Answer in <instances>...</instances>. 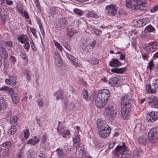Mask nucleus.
Here are the masks:
<instances>
[{"instance_id":"7c9ffc66","label":"nucleus","mask_w":158,"mask_h":158,"mask_svg":"<svg viewBox=\"0 0 158 158\" xmlns=\"http://www.w3.org/2000/svg\"><path fill=\"white\" fill-rule=\"evenodd\" d=\"M76 154L77 157L79 158H81L82 157L84 151H82L81 149H76Z\"/></svg>"},{"instance_id":"09e8293b","label":"nucleus","mask_w":158,"mask_h":158,"mask_svg":"<svg viewBox=\"0 0 158 158\" xmlns=\"http://www.w3.org/2000/svg\"><path fill=\"white\" fill-rule=\"evenodd\" d=\"M126 6L127 7H130L132 5L131 0H126Z\"/></svg>"},{"instance_id":"20e7f679","label":"nucleus","mask_w":158,"mask_h":158,"mask_svg":"<svg viewBox=\"0 0 158 158\" xmlns=\"http://www.w3.org/2000/svg\"><path fill=\"white\" fill-rule=\"evenodd\" d=\"M109 95V91L108 89H104L99 91L97 98L101 99L102 101L104 100L103 102H107Z\"/></svg>"},{"instance_id":"0e129e2a","label":"nucleus","mask_w":158,"mask_h":158,"mask_svg":"<svg viewBox=\"0 0 158 158\" xmlns=\"http://www.w3.org/2000/svg\"><path fill=\"white\" fill-rule=\"evenodd\" d=\"M56 151L57 152V154L59 156H61L62 154V149L60 148H58L56 150Z\"/></svg>"},{"instance_id":"69168bd1","label":"nucleus","mask_w":158,"mask_h":158,"mask_svg":"<svg viewBox=\"0 0 158 158\" xmlns=\"http://www.w3.org/2000/svg\"><path fill=\"white\" fill-rule=\"evenodd\" d=\"M142 57L144 60H147L148 57V55L145 53L142 54Z\"/></svg>"},{"instance_id":"a878e982","label":"nucleus","mask_w":158,"mask_h":158,"mask_svg":"<svg viewBox=\"0 0 158 158\" xmlns=\"http://www.w3.org/2000/svg\"><path fill=\"white\" fill-rule=\"evenodd\" d=\"M54 59L55 63L56 64H59V66H60L61 62L60 54L57 53H55V54Z\"/></svg>"},{"instance_id":"603ef678","label":"nucleus","mask_w":158,"mask_h":158,"mask_svg":"<svg viewBox=\"0 0 158 158\" xmlns=\"http://www.w3.org/2000/svg\"><path fill=\"white\" fill-rule=\"evenodd\" d=\"M13 44L11 41H6V46L8 47H13Z\"/></svg>"},{"instance_id":"ddd939ff","label":"nucleus","mask_w":158,"mask_h":158,"mask_svg":"<svg viewBox=\"0 0 158 158\" xmlns=\"http://www.w3.org/2000/svg\"><path fill=\"white\" fill-rule=\"evenodd\" d=\"M122 63L117 59H112L109 62V65L112 67H117L120 66Z\"/></svg>"},{"instance_id":"5fc2aeb1","label":"nucleus","mask_w":158,"mask_h":158,"mask_svg":"<svg viewBox=\"0 0 158 158\" xmlns=\"http://www.w3.org/2000/svg\"><path fill=\"white\" fill-rule=\"evenodd\" d=\"M30 30L32 34L35 37L36 36V31L34 27H31L30 28Z\"/></svg>"},{"instance_id":"393cba45","label":"nucleus","mask_w":158,"mask_h":158,"mask_svg":"<svg viewBox=\"0 0 158 158\" xmlns=\"http://www.w3.org/2000/svg\"><path fill=\"white\" fill-rule=\"evenodd\" d=\"M11 97L12 101L15 104L19 103V99L18 97V94L12 92Z\"/></svg>"},{"instance_id":"4be33fe9","label":"nucleus","mask_w":158,"mask_h":158,"mask_svg":"<svg viewBox=\"0 0 158 158\" xmlns=\"http://www.w3.org/2000/svg\"><path fill=\"white\" fill-rule=\"evenodd\" d=\"M126 70L125 67L119 68H113L111 69V71L113 73H123Z\"/></svg>"},{"instance_id":"680f3d73","label":"nucleus","mask_w":158,"mask_h":158,"mask_svg":"<svg viewBox=\"0 0 158 158\" xmlns=\"http://www.w3.org/2000/svg\"><path fill=\"white\" fill-rule=\"evenodd\" d=\"M10 60L13 63H15L16 61L15 58L12 56H11L9 58Z\"/></svg>"},{"instance_id":"f03ea898","label":"nucleus","mask_w":158,"mask_h":158,"mask_svg":"<svg viewBox=\"0 0 158 158\" xmlns=\"http://www.w3.org/2000/svg\"><path fill=\"white\" fill-rule=\"evenodd\" d=\"M128 150V148L126 146L124 142H123L121 146H117L114 149L116 153H119L121 155L120 158H131V154Z\"/></svg>"},{"instance_id":"5701e85b","label":"nucleus","mask_w":158,"mask_h":158,"mask_svg":"<svg viewBox=\"0 0 158 158\" xmlns=\"http://www.w3.org/2000/svg\"><path fill=\"white\" fill-rule=\"evenodd\" d=\"M137 141L140 145H145L147 143V138L144 136H140L138 139Z\"/></svg>"},{"instance_id":"412c9836","label":"nucleus","mask_w":158,"mask_h":158,"mask_svg":"<svg viewBox=\"0 0 158 158\" xmlns=\"http://www.w3.org/2000/svg\"><path fill=\"white\" fill-rule=\"evenodd\" d=\"M16 78L14 77L11 76L10 77V79L11 81V85L15 89H17L19 87V84L16 81Z\"/></svg>"},{"instance_id":"9b49d317","label":"nucleus","mask_w":158,"mask_h":158,"mask_svg":"<svg viewBox=\"0 0 158 158\" xmlns=\"http://www.w3.org/2000/svg\"><path fill=\"white\" fill-rule=\"evenodd\" d=\"M120 79L117 77H114L110 79L109 83L112 86H116L120 81Z\"/></svg>"},{"instance_id":"052dcab7","label":"nucleus","mask_w":158,"mask_h":158,"mask_svg":"<svg viewBox=\"0 0 158 158\" xmlns=\"http://www.w3.org/2000/svg\"><path fill=\"white\" fill-rule=\"evenodd\" d=\"M24 48L27 50H28L30 48V44L29 42L27 41L25 43L24 45Z\"/></svg>"},{"instance_id":"774afa93","label":"nucleus","mask_w":158,"mask_h":158,"mask_svg":"<svg viewBox=\"0 0 158 158\" xmlns=\"http://www.w3.org/2000/svg\"><path fill=\"white\" fill-rule=\"evenodd\" d=\"M17 7L18 10H23L22 7V5L20 4H18L17 6Z\"/></svg>"},{"instance_id":"b1692460","label":"nucleus","mask_w":158,"mask_h":158,"mask_svg":"<svg viewBox=\"0 0 158 158\" xmlns=\"http://www.w3.org/2000/svg\"><path fill=\"white\" fill-rule=\"evenodd\" d=\"M18 40L21 43L23 44L28 41V38L26 35H22L18 37Z\"/></svg>"},{"instance_id":"423d86ee","label":"nucleus","mask_w":158,"mask_h":158,"mask_svg":"<svg viewBox=\"0 0 158 158\" xmlns=\"http://www.w3.org/2000/svg\"><path fill=\"white\" fill-rule=\"evenodd\" d=\"M158 119V112L152 111L149 112L146 117V120L148 122L153 123Z\"/></svg>"},{"instance_id":"a18cd8bd","label":"nucleus","mask_w":158,"mask_h":158,"mask_svg":"<svg viewBox=\"0 0 158 158\" xmlns=\"http://www.w3.org/2000/svg\"><path fill=\"white\" fill-rule=\"evenodd\" d=\"M117 10H108L107 12V14L108 15L111 16H114L116 14Z\"/></svg>"},{"instance_id":"a19ab883","label":"nucleus","mask_w":158,"mask_h":158,"mask_svg":"<svg viewBox=\"0 0 158 158\" xmlns=\"http://www.w3.org/2000/svg\"><path fill=\"white\" fill-rule=\"evenodd\" d=\"M12 145V143L11 141H7L5 142L2 144V146L3 147L9 148Z\"/></svg>"},{"instance_id":"79ce46f5","label":"nucleus","mask_w":158,"mask_h":158,"mask_svg":"<svg viewBox=\"0 0 158 158\" xmlns=\"http://www.w3.org/2000/svg\"><path fill=\"white\" fill-rule=\"evenodd\" d=\"M92 32L97 35H100L102 33V31L99 29H94L92 31Z\"/></svg>"},{"instance_id":"a211bd4d","label":"nucleus","mask_w":158,"mask_h":158,"mask_svg":"<svg viewBox=\"0 0 158 158\" xmlns=\"http://www.w3.org/2000/svg\"><path fill=\"white\" fill-rule=\"evenodd\" d=\"M57 130L59 134H61L63 137L64 138H66V136L69 135L70 134L69 131L68 130L61 131V130H60V128L58 126Z\"/></svg>"},{"instance_id":"f8f14e48","label":"nucleus","mask_w":158,"mask_h":158,"mask_svg":"<svg viewBox=\"0 0 158 158\" xmlns=\"http://www.w3.org/2000/svg\"><path fill=\"white\" fill-rule=\"evenodd\" d=\"M98 127L99 130L102 129H107L109 128V126L107 125L104 121L100 120L98 122Z\"/></svg>"},{"instance_id":"4468645a","label":"nucleus","mask_w":158,"mask_h":158,"mask_svg":"<svg viewBox=\"0 0 158 158\" xmlns=\"http://www.w3.org/2000/svg\"><path fill=\"white\" fill-rule=\"evenodd\" d=\"M8 56V54L5 48H0V59H6Z\"/></svg>"},{"instance_id":"338daca9","label":"nucleus","mask_w":158,"mask_h":158,"mask_svg":"<svg viewBox=\"0 0 158 158\" xmlns=\"http://www.w3.org/2000/svg\"><path fill=\"white\" fill-rule=\"evenodd\" d=\"M5 114L7 116H10L12 114V111L11 110H10L8 111L5 112Z\"/></svg>"},{"instance_id":"864d4df0","label":"nucleus","mask_w":158,"mask_h":158,"mask_svg":"<svg viewBox=\"0 0 158 158\" xmlns=\"http://www.w3.org/2000/svg\"><path fill=\"white\" fill-rule=\"evenodd\" d=\"M55 45L58 48L59 50L60 51H61L62 49V47L60 45V44H59L58 42H56L55 43Z\"/></svg>"},{"instance_id":"6ab92c4d","label":"nucleus","mask_w":158,"mask_h":158,"mask_svg":"<svg viewBox=\"0 0 158 158\" xmlns=\"http://www.w3.org/2000/svg\"><path fill=\"white\" fill-rule=\"evenodd\" d=\"M63 90L59 89L55 92L54 94L56 97V100H58L59 99H61L63 98Z\"/></svg>"},{"instance_id":"e2e57ef3","label":"nucleus","mask_w":158,"mask_h":158,"mask_svg":"<svg viewBox=\"0 0 158 158\" xmlns=\"http://www.w3.org/2000/svg\"><path fill=\"white\" fill-rule=\"evenodd\" d=\"M47 138L45 135L42 136L41 139V142L42 143H44L46 141Z\"/></svg>"},{"instance_id":"cd10ccee","label":"nucleus","mask_w":158,"mask_h":158,"mask_svg":"<svg viewBox=\"0 0 158 158\" xmlns=\"http://www.w3.org/2000/svg\"><path fill=\"white\" fill-rule=\"evenodd\" d=\"M16 126L12 125L11 126L10 129H9L7 133L9 135H12L15 134L16 131Z\"/></svg>"},{"instance_id":"2f4dec72","label":"nucleus","mask_w":158,"mask_h":158,"mask_svg":"<svg viewBox=\"0 0 158 158\" xmlns=\"http://www.w3.org/2000/svg\"><path fill=\"white\" fill-rule=\"evenodd\" d=\"M143 48L147 52L150 51L151 48V45L150 43H148V44H146L145 45L143 46Z\"/></svg>"},{"instance_id":"1a4fd4ad","label":"nucleus","mask_w":158,"mask_h":158,"mask_svg":"<svg viewBox=\"0 0 158 158\" xmlns=\"http://www.w3.org/2000/svg\"><path fill=\"white\" fill-rule=\"evenodd\" d=\"M149 22V19L147 18L139 19L136 21L135 25L138 27H142L145 26Z\"/></svg>"},{"instance_id":"3c124183","label":"nucleus","mask_w":158,"mask_h":158,"mask_svg":"<svg viewBox=\"0 0 158 158\" xmlns=\"http://www.w3.org/2000/svg\"><path fill=\"white\" fill-rule=\"evenodd\" d=\"M24 137L26 139H27L29 135V130H25L24 132Z\"/></svg>"},{"instance_id":"e433bc0d","label":"nucleus","mask_w":158,"mask_h":158,"mask_svg":"<svg viewBox=\"0 0 158 158\" xmlns=\"http://www.w3.org/2000/svg\"><path fill=\"white\" fill-rule=\"evenodd\" d=\"M1 90H5L6 91H8L10 92H13L14 89L12 88H8V87L6 86H3L1 87L0 89Z\"/></svg>"},{"instance_id":"39448f33","label":"nucleus","mask_w":158,"mask_h":158,"mask_svg":"<svg viewBox=\"0 0 158 158\" xmlns=\"http://www.w3.org/2000/svg\"><path fill=\"white\" fill-rule=\"evenodd\" d=\"M113 104V103H109L108 107L105 108V113L107 116L109 117L114 116L117 114L116 110L114 109Z\"/></svg>"},{"instance_id":"bb28decb","label":"nucleus","mask_w":158,"mask_h":158,"mask_svg":"<svg viewBox=\"0 0 158 158\" xmlns=\"http://www.w3.org/2000/svg\"><path fill=\"white\" fill-rule=\"evenodd\" d=\"M18 117L16 116L11 117L10 119V123L12 125L16 126L17 125Z\"/></svg>"},{"instance_id":"4c0bfd02","label":"nucleus","mask_w":158,"mask_h":158,"mask_svg":"<svg viewBox=\"0 0 158 158\" xmlns=\"http://www.w3.org/2000/svg\"><path fill=\"white\" fill-rule=\"evenodd\" d=\"M90 61V63L94 65L97 64L99 63L98 60L96 58L94 57H92Z\"/></svg>"},{"instance_id":"37998d69","label":"nucleus","mask_w":158,"mask_h":158,"mask_svg":"<svg viewBox=\"0 0 158 158\" xmlns=\"http://www.w3.org/2000/svg\"><path fill=\"white\" fill-rule=\"evenodd\" d=\"M26 54L24 53H22L20 55L21 58L24 60V62L27 64L28 63V59L26 56Z\"/></svg>"},{"instance_id":"f3484780","label":"nucleus","mask_w":158,"mask_h":158,"mask_svg":"<svg viewBox=\"0 0 158 158\" xmlns=\"http://www.w3.org/2000/svg\"><path fill=\"white\" fill-rule=\"evenodd\" d=\"M8 14L7 10H1L0 12L1 19L4 23L6 21L7 19L8 18Z\"/></svg>"},{"instance_id":"c85d7f7f","label":"nucleus","mask_w":158,"mask_h":158,"mask_svg":"<svg viewBox=\"0 0 158 158\" xmlns=\"http://www.w3.org/2000/svg\"><path fill=\"white\" fill-rule=\"evenodd\" d=\"M152 48L153 50V52L155 51L158 49V42L157 41L150 42Z\"/></svg>"},{"instance_id":"f257e3e1","label":"nucleus","mask_w":158,"mask_h":158,"mask_svg":"<svg viewBox=\"0 0 158 158\" xmlns=\"http://www.w3.org/2000/svg\"><path fill=\"white\" fill-rule=\"evenodd\" d=\"M129 96L125 95L122 97L120 101L121 114L123 119L127 120L131 112V103Z\"/></svg>"},{"instance_id":"9d476101","label":"nucleus","mask_w":158,"mask_h":158,"mask_svg":"<svg viewBox=\"0 0 158 158\" xmlns=\"http://www.w3.org/2000/svg\"><path fill=\"white\" fill-rule=\"evenodd\" d=\"M98 98H96L95 100V105L96 106L99 108H102L104 107L107 103L104 100H102Z\"/></svg>"},{"instance_id":"bf43d9fd","label":"nucleus","mask_w":158,"mask_h":158,"mask_svg":"<svg viewBox=\"0 0 158 158\" xmlns=\"http://www.w3.org/2000/svg\"><path fill=\"white\" fill-rule=\"evenodd\" d=\"M67 34L69 36L72 37L74 33L71 30H69Z\"/></svg>"},{"instance_id":"f704fd0d","label":"nucleus","mask_w":158,"mask_h":158,"mask_svg":"<svg viewBox=\"0 0 158 158\" xmlns=\"http://www.w3.org/2000/svg\"><path fill=\"white\" fill-rule=\"evenodd\" d=\"M18 11L23 16L25 17V19H28L29 18L28 13L25 10H24V11H23V10H18Z\"/></svg>"},{"instance_id":"aec40b11","label":"nucleus","mask_w":158,"mask_h":158,"mask_svg":"<svg viewBox=\"0 0 158 158\" xmlns=\"http://www.w3.org/2000/svg\"><path fill=\"white\" fill-rule=\"evenodd\" d=\"M68 57L69 59L72 61L73 64L74 65L75 67H80L81 66V64L77 63L78 60L76 58L74 57L71 55L69 56Z\"/></svg>"},{"instance_id":"4d7b16f0","label":"nucleus","mask_w":158,"mask_h":158,"mask_svg":"<svg viewBox=\"0 0 158 158\" xmlns=\"http://www.w3.org/2000/svg\"><path fill=\"white\" fill-rule=\"evenodd\" d=\"M152 85L155 88H158V79L155 81L154 82L152 83Z\"/></svg>"},{"instance_id":"49530a36","label":"nucleus","mask_w":158,"mask_h":158,"mask_svg":"<svg viewBox=\"0 0 158 158\" xmlns=\"http://www.w3.org/2000/svg\"><path fill=\"white\" fill-rule=\"evenodd\" d=\"M59 22L62 25H66L68 23L67 20L65 19H61L60 20Z\"/></svg>"},{"instance_id":"6e6d98bb","label":"nucleus","mask_w":158,"mask_h":158,"mask_svg":"<svg viewBox=\"0 0 158 158\" xmlns=\"http://www.w3.org/2000/svg\"><path fill=\"white\" fill-rule=\"evenodd\" d=\"M115 144V142H110L108 145V147L109 149H111L113 148Z\"/></svg>"},{"instance_id":"58836bf2","label":"nucleus","mask_w":158,"mask_h":158,"mask_svg":"<svg viewBox=\"0 0 158 158\" xmlns=\"http://www.w3.org/2000/svg\"><path fill=\"white\" fill-rule=\"evenodd\" d=\"M26 74V78L28 81H29L31 79V71L28 70H27L25 71Z\"/></svg>"},{"instance_id":"7ed1b4c3","label":"nucleus","mask_w":158,"mask_h":158,"mask_svg":"<svg viewBox=\"0 0 158 158\" xmlns=\"http://www.w3.org/2000/svg\"><path fill=\"white\" fill-rule=\"evenodd\" d=\"M148 140L152 143L156 142L158 141V128L155 127L151 129L148 134Z\"/></svg>"},{"instance_id":"c03bdc74","label":"nucleus","mask_w":158,"mask_h":158,"mask_svg":"<svg viewBox=\"0 0 158 158\" xmlns=\"http://www.w3.org/2000/svg\"><path fill=\"white\" fill-rule=\"evenodd\" d=\"M80 139L79 135H76L75 138L73 139V143H76L79 142Z\"/></svg>"},{"instance_id":"6e6552de","label":"nucleus","mask_w":158,"mask_h":158,"mask_svg":"<svg viewBox=\"0 0 158 158\" xmlns=\"http://www.w3.org/2000/svg\"><path fill=\"white\" fill-rule=\"evenodd\" d=\"M110 133V128L109 127L107 129H102L100 130L99 131L100 136L102 138L107 137Z\"/></svg>"},{"instance_id":"dca6fc26","label":"nucleus","mask_w":158,"mask_h":158,"mask_svg":"<svg viewBox=\"0 0 158 158\" xmlns=\"http://www.w3.org/2000/svg\"><path fill=\"white\" fill-rule=\"evenodd\" d=\"M146 3L147 2H143L141 1V3L139 4L137 3L134 5L132 7V9H133V8H134L135 10H146V9L142 8H143V6L145 5H146Z\"/></svg>"},{"instance_id":"c9c22d12","label":"nucleus","mask_w":158,"mask_h":158,"mask_svg":"<svg viewBox=\"0 0 158 158\" xmlns=\"http://www.w3.org/2000/svg\"><path fill=\"white\" fill-rule=\"evenodd\" d=\"M145 30L149 32H152L155 30V28L151 25H148L145 28Z\"/></svg>"},{"instance_id":"de8ad7c7","label":"nucleus","mask_w":158,"mask_h":158,"mask_svg":"<svg viewBox=\"0 0 158 158\" xmlns=\"http://www.w3.org/2000/svg\"><path fill=\"white\" fill-rule=\"evenodd\" d=\"M154 66V64L153 62V60H151L150 62L148 63V68H149L150 70Z\"/></svg>"},{"instance_id":"473e14b6","label":"nucleus","mask_w":158,"mask_h":158,"mask_svg":"<svg viewBox=\"0 0 158 158\" xmlns=\"http://www.w3.org/2000/svg\"><path fill=\"white\" fill-rule=\"evenodd\" d=\"M106 8L107 10H117L118 7L114 5H110L106 6Z\"/></svg>"},{"instance_id":"ea45409f","label":"nucleus","mask_w":158,"mask_h":158,"mask_svg":"<svg viewBox=\"0 0 158 158\" xmlns=\"http://www.w3.org/2000/svg\"><path fill=\"white\" fill-rule=\"evenodd\" d=\"M82 96L84 99L86 100L88 98V92L85 90H83L81 93Z\"/></svg>"},{"instance_id":"c756f323","label":"nucleus","mask_w":158,"mask_h":158,"mask_svg":"<svg viewBox=\"0 0 158 158\" xmlns=\"http://www.w3.org/2000/svg\"><path fill=\"white\" fill-rule=\"evenodd\" d=\"M40 139L38 138L37 140H35L34 139H31L27 141V143L28 144H31L33 145H35L40 140Z\"/></svg>"},{"instance_id":"2eb2a0df","label":"nucleus","mask_w":158,"mask_h":158,"mask_svg":"<svg viewBox=\"0 0 158 158\" xmlns=\"http://www.w3.org/2000/svg\"><path fill=\"white\" fill-rule=\"evenodd\" d=\"M7 106V103L6 100L2 97L0 99V111H3L5 109Z\"/></svg>"},{"instance_id":"72a5a7b5","label":"nucleus","mask_w":158,"mask_h":158,"mask_svg":"<svg viewBox=\"0 0 158 158\" xmlns=\"http://www.w3.org/2000/svg\"><path fill=\"white\" fill-rule=\"evenodd\" d=\"M87 16L88 17H92L96 18L98 17V16L92 11H89L88 13L87 14Z\"/></svg>"},{"instance_id":"8fccbe9b","label":"nucleus","mask_w":158,"mask_h":158,"mask_svg":"<svg viewBox=\"0 0 158 158\" xmlns=\"http://www.w3.org/2000/svg\"><path fill=\"white\" fill-rule=\"evenodd\" d=\"M30 41L31 44V47L32 50L34 51H35L36 50V49L35 48V44L33 42L32 40L31 39Z\"/></svg>"},{"instance_id":"0eeeda50","label":"nucleus","mask_w":158,"mask_h":158,"mask_svg":"<svg viewBox=\"0 0 158 158\" xmlns=\"http://www.w3.org/2000/svg\"><path fill=\"white\" fill-rule=\"evenodd\" d=\"M148 103L152 107L158 108V101L157 97L154 95L149 97L148 99Z\"/></svg>"},{"instance_id":"13d9d810","label":"nucleus","mask_w":158,"mask_h":158,"mask_svg":"<svg viewBox=\"0 0 158 158\" xmlns=\"http://www.w3.org/2000/svg\"><path fill=\"white\" fill-rule=\"evenodd\" d=\"M73 12L77 15L81 16L82 15L83 11L82 10H73Z\"/></svg>"}]
</instances>
